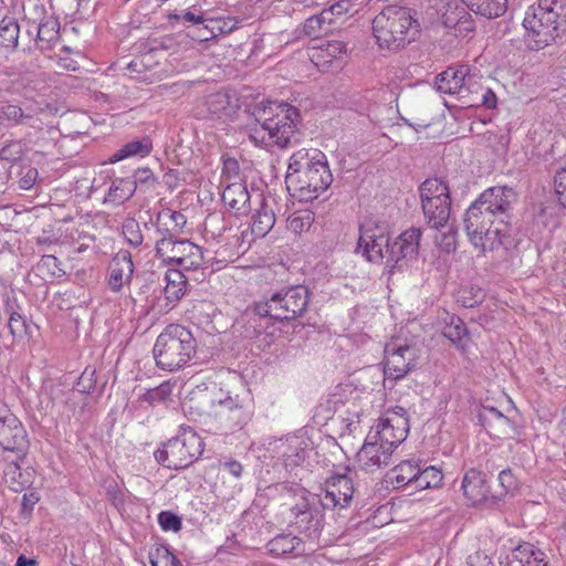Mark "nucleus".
<instances>
[{
  "instance_id": "nucleus-56",
  "label": "nucleus",
  "mask_w": 566,
  "mask_h": 566,
  "mask_svg": "<svg viewBox=\"0 0 566 566\" xmlns=\"http://www.w3.org/2000/svg\"><path fill=\"white\" fill-rule=\"evenodd\" d=\"M158 523L164 531L178 532L182 527L181 518L170 511L160 512Z\"/></svg>"
},
{
  "instance_id": "nucleus-2",
  "label": "nucleus",
  "mask_w": 566,
  "mask_h": 566,
  "mask_svg": "<svg viewBox=\"0 0 566 566\" xmlns=\"http://www.w3.org/2000/svg\"><path fill=\"white\" fill-rule=\"evenodd\" d=\"M254 116L259 125L250 128L249 137L255 145L286 148L300 142L301 114L296 107L287 103H261Z\"/></svg>"
},
{
  "instance_id": "nucleus-53",
  "label": "nucleus",
  "mask_w": 566,
  "mask_h": 566,
  "mask_svg": "<svg viewBox=\"0 0 566 566\" xmlns=\"http://www.w3.org/2000/svg\"><path fill=\"white\" fill-rule=\"evenodd\" d=\"M327 21L321 18V12L318 14L312 15L305 20L303 24V32L307 36L317 38L322 32L328 31Z\"/></svg>"
},
{
  "instance_id": "nucleus-26",
  "label": "nucleus",
  "mask_w": 566,
  "mask_h": 566,
  "mask_svg": "<svg viewBox=\"0 0 566 566\" xmlns=\"http://www.w3.org/2000/svg\"><path fill=\"white\" fill-rule=\"evenodd\" d=\"M346 52L347 44L345 42L335 40L327 41L325 44L313 50L311 60L316 66L327 69L335 59L342 57Z\"/></svg>"
},
{
  "instance_id": "nucleus-63",
  "label": "nucleus",
  "mask_w": 566,
  "mask_h": 566,
  "mask_svg": "<svg viewBox=\"0 0 566 566\" xmlns=\"http://www.w3.org/2000/svg\"><path fill=\"white\" fill-rule=\"evenodd\" d=\"M40 497L34 492L24 493L22 496L21 512L24 515H31L34 505L39 502Z\"/></svg>"
},
{
  "instance_id": "nucleus-32",
  "label": "nucleus",
  "mask_w": 566,
  "mask_h": 566,
  "mask_svg": "<svg viewBox=\"0 0 566 566\" xmlns=\"http://www.w3.org/2000/svg\"><path fill=\"white\" fill-rule=\"evenodd\" d=\"M35 30L36 42L40 43L41 50H46L59 39L60 22L54 17L48 15L40 21Z\"/></svg>"
},
{
  "instance_id": "nucleus-48",
  "label": "nucleus",
  "mask_w": 566,
  "mask_h": 566,
  "mask_svg": "<svg viewBox=\"0 0 566 566\" xmlns=\"http://www.w3.org/2000/svg\"><path fill=\"white\" fill-rule=\"evenodd\" d=\"M303 442L295 441V444H290L289 449L283 453V460L286 468H294L301 465L306 458V449L302 446Z\"/></svg>"
},
{
  "instance_id": "nucleus-55",
  "label": "nucleus",
  "mask_w": 566,
  "mask_h": 566,
  "mask_svg": "<svg viewBox=\"0 0 566 566\" xmlns=\"http://www.w3.org/2000/svg\"><path fill=\"white\" fill-rule=\"evenodd\" d=\"M24 459H17L15 454H8L4 457V461L7 462V465L4 468V478L7 482H10L11 484L18 482V479L21 476V467L20 463Z\"/></svg>"
},
{
  "instance_id": "nucleus-18",
  "label": "nucleus",
  "mask_w": 566,
  "mask_h": 566,
  "mask_svg": "<svg viewBox=\"0 0 566 566\" xmlns=\"http://www.w3.org/2000/svg\"><path fill=\"white\" fill-rule=\"evenodd\" d=\"M392 451L369 434L357 453V461L363 469L373 471L390 464Z\"/></svg>"
},
{
  "instance_id": "nucleus-5",
  "label": "nucleus",
  "mask_w": 566,
  "mask_h": 566,
  "mask_svg": "<svg viewBox=\"0 0 566 566\" xmlns=\"http://www.w3.org/2000/svg\"><path fill=\"white\" fill-rule=\"evenodd\" d=\"M556 4V0H538L527 8L522 24L530 50L544 49L558 36L559 13L555 10Z\"/></svg>"
},
{
  "instance_id": "nucleus-38",
  "label": "nucleus",
  "mask_w": 566,
  "mask_h": 566,
  "mask_svg": "<svg viewBox=\"0 0 566 566\" xmlns=\"http://www.w3.org/2000/svg\"><path fill=\"white\" fill-rule=\"evenodd\" d=\"M171 395L172 385L169 381H165L155 388L146 390L138 397V401L149 406L166 405L171 400Z\"/></svg>"
},
{
  "instance_id": "nucleus-10",
  "label": "nucleus",
  "mask_w": 566,
  "mask_h": 566,
  "mask_svg": "<svg viewBox=\"0 0 566 566\" xmlns=\"http://www.w3.org/2000/svg\"><path fill=\"white\" fill-rule=\"evenodd\" d=\"M156 255L179 266L178 270L195 271L203 262L202 249L189 240L177 237H160L156 242Z\"/></svg>"
},
{
  "instance_id": "nucleus-11",
  "label": "nucleus",
  "mask_w": 566,
  "mask_h": 566,
  "mask_svg": "<svg viewBox=\"0 0 566 566\" xmlns=\"http://www.w3.org/2000/svg\"><path fill=\"white\" fill-rule=\"evenodd\" d=\"M409 431V419L406 416V410L397 406L391 411L380 418L375 433H369L370 437L384 443L387 450H394L407 438Z\"/></svg>"
},
{
  "instance_id": "nucleus-12",
  "label": "nucleus",
  "mask_w": 566,
  "mask_h": 566,
  "mask_svg": "<svg viewBox=\"0 0 566 566\" xmlns=\"http://www.w3.org/2000/svg\"><path fill=\"white\" fill-rule=\"evenodd\" d=\"M0 447L17 459H25L30 442L22 422L11 412L0 417Z\"/></svg>"
},
{
  "instance_id": "nucleus-37",
  "label": "nucleus",
  "mask_w": 566,
  "mask_h": 566,
  "mask_svg": "<svg viewBox=\"0 0 566 566\" xmlns=\"http://www.w3.org/2000/svg\"><path fill=\"white\" fill-rule=\"evenodd\" d=\"M20 25L12 17H4L0 21V48L14 50L19 43Z\"/></svg>"
},
{
  "instance_id": "nucleus-62",
  "label": "nucleus",
  "mask_w": 566,
  "mask_h": 566,
  "mask_svg": "<svg viewBox=\"0 0 566 566\" xmlns=\"http://www.w3.org/2000/svg\"><path fill=\"white\" fill-rule=\"evenodd\" d=\"M430 1V8L436 11L437 18L442 15V13L446 14V12L450 11L451 9L457 10L458 0H429Z\"/></svg>"
},
{
  "instance_id": "nucleus-23",
  "label": "nucleus",
  "mask_w": 566,
  "mask_h": 566,
  "mask_svg": "<svg viewBox=\"0 0 566 566\" xmlns=\"http://www.w3.org/2000/svg\"><path fill=\"white\" fill-rule=\"evenodd\" d=\"M469 67L461 65L459 67H448L436 77V87L444 94H459L465 86Z\"/></svg>"
},
{
  "instance_id": "nucleus-25",
  "label": "nucleus",
  "mask_w": 566,
  "mask_h": 566,
  "mask_svg": "<svg viewBox=\"0 0 566 566\" xmlns=\"http://www.w3.org/2000/svg\"><path fill=\"white\" fill-rule=\"evenodd\" d=\"M269 552L276 557L301 556L305 553V546L301 538L291 534H280L268 543Z\"/></svg>"
},
{
  "instance_id": "nucleus-16",
  "label": "nucleus",
  "mask_w": 566,
  "mask_h": 566,
  "mask_svg": "<svg viewBox=\"0 0 566 566\" xmlns=\"http://www.w3.org/2000/svg\"><path fill=\"white\" fill-rule=\"evenodd\" d=\"M476 200L497 218L499 223H509L510 210L516 200V192L507 186H494L485 189Z\"/></svg>"
},
{
  "instance_id": "nucleus-3",
  "label": "nucleus",
  "mask_w": 566,
  "mask_h": 566,
  "mask_svg": "<svg viewBox=\"0 0 566 566\" xmlns=\"http://www.w3.org/2000/svg\"><path fill=\"white\" fill-rule=\"evenodd\" d=\"M373 35L380 49L400 51L415 42L420 24L415 12L406 7L388 6L371 22Z\"/></svg>"
},
{
  "instance_id": "nucleus-42",
  "label": "nucleus",
  "mask_w": 566,
  "mask_h": 566,
  "mask_svg": "<svg viewBox=\"0 0 566 566\" xmlns=\"http://www.w3.org/2000/svg\"><path fill=\"white\" fill-rule=\"evenodd\" d=\"M61 262L51 254L43 255L35 265V271L44 281H52L64 275Z\"/></svg>"
},
{
  "instance_id": "nucleus-13",
  "label": "nucleus",
  "mask_w": 566,
  "mask_h": 566,
  "mask_svg": "<svg viewBox=\"0 0 566 566\" xmlns=\"http://www.w3.org/2000/svg\"><path fill=\"white\" fill-rule=\"evenodd\" d=\"M317 504L319 503L318 501L316 502L315 496L312 500L302 497L291 509L295 527L312 541L318 538L324 524L323 507H319Z\"/></svg>"
},
{
  "instance_id": "nucleus-51",
  "label": "nucleus",
  "mask_w": 566,
  "mask_h": 566,
  "mask_svg": "<svg viewBox=\"0 0 566 566\" xmlns=\"http://www.w3.org/2000/svg\"><path fill=\"white\" fill-rule=\"evenodd\" d=\"M123 235L127 243L133 247H139L143 243V234L140 231L139 223L133 219H126L123 223Z\"/></svg>"
},
{
  "instance_id": "nucleus-60",
  "label": "nucleus",
  "mask_w": 566,
  "mask_h": 566,
  "mask_svg": "<svg viewBox=\"0 0 566 566\" xmlns=\"http://www.w3.org/2000/svg\"><path fill=\"white\" fill-rule=\"evenodd\" d=\"M8 328L14 337H22L27 333L25 318L18 313H12L9 317Z\"/></svg>"
},
{
  "instance_id": "nucleus-8",
  "label": "nucleus",
  "mask_w": 566,
  "mask_h": 566,
  "mask_svg": "<svg viewBox=\"0 0 566 566\" xmlns=\"http://www.w3.org/2000/svg\"><path fill=\"white\" fill-rule=\"evenodd\" d=\"M314 154L318 157L316 168L302 171V175L285 177L287 190L300 201L308 202L316 199L333 181L326 156L317 149H314Z\"/></svg>"
},
{
  "instance_id": "nucleus-15",
  "label": "nucleus",
  "mask_w": 566,
  "mask_h": 566,
  "mask_svg": "<svg viewBox=\"0 0 566 566\" xmlns=\"http://www.w3.org/2000/svg\"><path fill=\"white\" fill-rule=\"evenodd\" d=\"M356 492L353 478L349 474H333L324 483V493L319 495L318 503L323 509L347 507Z\"/></svg>"
},
{
  "instance_id": "nucleus-1",
  "label": "nucleus",
  "mask_w": 566,
  "mask_h": 566,
  "mask_svg": "<svg viewBox=\"0 0 566 566\" xmlns=\"http://www.w3.org/2000/svg\"><path fill=\"white\" fill-rule=\"evenodd\" d=\"M421 235V229L412 227L390 244L387 226L367 220L359 227L356 251L361 252L369 262L380 263L386 259L387 265L402 268V262L417 260Z\"/></svg>"
},
{
  "instance_id": "nucleus-14",
  "label": "nucleus",
  "mask_w": 566,
  "mask_h": 566,
  "mask_svg": "<svg viewBox=\"0 0 566 566\" xmlns=\"http://www.w3.org/2000/svg\"><path fill=\"white\" fill-rule=\"evenodd\" d=\"M417 348L408 344L391 342L385 346L384 374L387 378H403L416 366Z\"/></svg>"
},
{
  "instance_id": "nucleus-52",
  "label": "nucleus",
  "mask_w": 566,
  "mask_h": 566,
  "mask_svg": "<svg viewBox=\"0 0 566 566\" xmlns=\"http://www.w3.org/2000/svg\"><path fill=\"white\" fill-rule=\"evenodd\" d=\"M95 369L85 368L74 387V390L86 396L92 394L96 388Z\"/></svg>"
},
{
  "instance_id": "nucleus-50",
  "label": "nucleus",
  "mask_w": 566,
  "mask_h": 566,
  "mask_svg": "<svg viewBox=\"0 0 566 566\" xmlns=\"http://www.w3.org/2000/svg\"><path fill=\"white\" fill-rule=\"evenodd\" d=\"M352 4L348 0H340L329 8H326L321 11V18L327 21V25L336 22L337 19H340L344 14H346Z\"/></svg>"
},
{
  "instance_id": "nucleus-59",
  "label": "nucleus",
  "mask_w": 566,
  "mask_h": 566,
  "mask_svg": "<svg viewBox=\"0 0 566 566\" xmlns=\"http://www.w3.org/2000/svg\"><path fill=\"white\" fill-rule=\"evenodd\" d=\"M554 181L557 198L566 208V166L556 171Z\"/></svg>"
},
{
  "instance_id": "nucleus-40",
  "label": "nucleus",
  "mask_w": 566,
  "mask_h": 566,
  "mask_svg": "<svg viewBox=\"0 0 566 566\" xmlns=\"http://www.w3.org/2000/svg\"><path fill=\"white\" fill-rule=\"evenodd\" d=\"M543 552L536 549L530 543H523L515 547L511 555L507 556V566H524L528 565L532 558L541 557Z\"/></svg>"
},
{
  "instance_id": "nucleus-58",
  "label": "nucleus",
  "mask_w": 566,
  "mask_h": 566,
  "mask_svg": "<svg viewBox=\"0 0 566 566\" xmlns=\"http://www.w3.org/2000/svg\"><path fill=\"white\" fill-rule=\"evenodd\" d=\"M65 405L73 411L74 416H81L84 412L85 407L87 406V397L83 396L82 394L73 389L69 394L65 400Z\"/></svg>"
},
{
  "instance_id": "nucleus-24",
  "label": "nucleus",
  "mask_w": 566,
  "mask_h": 566,
  "mask_svg": "<svg viewBox=\"0 0 566 566\" xmlns=\"http://www.w3.org/2000/svg\"><path fill=\"white\" fill-rule=\"evenodd\" d=\"M509 235V223L496 222L493 227H489V229L481 233V240L473 237H469V240L475 248H479L481 251L485 252L493 251L500 245H503Z\"/></svg>"
},
{
  "instance_id": "nucleus-64",
  "label": "nucleus",
  "mask_w": 566,
  "mask_h": 566,
  "mask_svg": "<svg viewBox=\"0 0 566 566\" xmlns=\"http://www.w3.org/2000/svg\"><path fill=\"white\" fill-rule=\"evenodd\" d=\"M439 245L447 252L455 250V232L452 229H450L448 232L443 233L441 235V241L439 242Z\"/></svg>"
},
{
  "instance_id": "nucleus-49",
  "label": "nucleus",
  "mask_w": 566,
  "mask_h": 566,
  "mask_svg": "<svg viewBox=\"0 0 566 566\" xmlns=\"http://www.w3.org/2000/svg\"><path fill=\"white\" fill-rule=\"evenodd\" d=\"M484 293L480 287H465L459 292L458 303L465 308H472L482 303Z\"/></svg>"
},
{
  "instance_id": "nucleus-19",
  "label": "nucleus",
  "mask_w": 566,
  "mask_h": 566,
  "mask_svg": "<svg viewBox=\"0 0 566 566\" xmlns=\"http://www.w3.org/2000/svg\"><path fill=\"white\" fill-rule=\"evenodd\" d=\"M463 222L468 237L481 240V233L489 227H493L497 222V218L475 199L467 209Z\"/></svg>"
},
{
  "instance_id": "nucleus-47",
  "label": "nucleus",
  "mask_w": 566,
  "mask_h": 566,
  "mask_svg": "<svg viewBox=\"0 0 566 566\" xmlns=\"http://www.w3.org/2000/svg\"><path fill=\"white\" fill-rule=\"evenodd\" d=\"M468 12L463 7L457 6V10L451 9L450 11L442 13L438 19L444 28H459L461 29V23L468 22Z\"/></svg>"
},
{
  "instance_id": "nucleus-34",
  "label": "nucleus",
  "mask_w": 566,
  "mask_h": 566,
  "mask_svg": "<svg viewBox=\"0 0 566 566\" xmlns=\"http://www.w3.org/2000/svg\"><path fill=\"white\" fill-rule=\"evenodd\" d=\"M316 155L313 150L300 149L295 151L289 160L287 172L285 177H292V175H302V171L316 168Z\"/></svg>"
},
{
  "instance_id": "nucleus-9",
  "label": "nucleus",
  "mask_w": 566,
  "mask_h": 566,
  "mask_svg": "<svg viewBox=\"0 0 566 566\" xmlns=\"http://www.w3.org/2000/svg\"><path fill=\"white\" fill-rule=\"evenodd\" d=\"M421 208L427 223L433 229L444 228L450 219V188L439 178H428L419 187Z\"/></svg>"
},
{
  "instance_id": "nucleus-46",
  "label": "nucleus",
  "mask_w": 566,
  "mask_h": 566,
  "mask_svg": "<svg viewBox=\"0 0 566 566\" xmlns=\"http://www.w3.org/2000/svg\"><path fill=\"white\" fill-rule=\"evenodd\" d=\"M206 105L210 114L220 117L223 114H228L230 106L229 96L221 92L210 94L207 97Z\"/></svg>"
},
{
  "instance_id": "nucleus-44",
  "label": "nucleus",
  "mask_w": 566,
  "mask_h": 566,
  "mask_svg": "<svg viewBox=\"0 0 566 566\" xmlns=\"http://www.w3.org/2000/svg\"><path fill=\"white\" fill-rule=\"evenodd\" d=\"M148 559L151 566H174L178 558L164 545H157L149 551Z\"/></svg>"
},
{
  "instance_id": "nucleus-29",
  "label": "nucleus",
  "mask_w": 566,
  "mask_h": 566,
  "mask_svg": "<svg viewBox=\"0 0 566 566\" xmlns=\"http://www.w3.org/2000/svg\"><path fill=\"white\" fill-rule=\"evenodd\" d=\"M186 217L179 211L165 210L157 216V232L164 237H178L186 226Z\"/></svg>"
},
{
  "instance_id": "nucleus-45",
  "label": "nucleus",
  "mask_w": 566,
  "mask_h": 566,
  "mask_svg": "<svg viewBox=\"0 0 566 566\" xmlns=\"http://www.w3.org/2000/svg\"><path fill=\"white\" fill-rule=\"evenodd\" d=\"M25 145L22 140H7L0 149V159L9 163H15L22 158Z\"/></svg>"
},
{
  "instance_id": "nucleus-22",
  "label": "nucleus",
  "mask_w": 566,
  "mask_h": 566,
  "mask_svg": "<svg viewBox=\"0 0 566 566\" xmlns=\"http://www.w3.org/2000/svg\"><path fill=\"white\" fill-rule=\"evenodd\" d=\"M251 197L242 182L228 185L222 192L224 206L237 216H245L251 211Z\"/></svg>"
},
{
  "instance_id": "nucleus-31",
  "label": "nucleus",
  "mask_w": 566,
  "mask_h": 566,
  "mask_svg": "<svg viewBox=\"0 0 566 566\" xmlns=\"http://www.w3.org/2000/svg\"><path fill=\"white\" fill-rule=\"evenodd\" d=\"M153 149V142L148 136L138 140H132L117 149L109 158L108 163L114 164L129 157H146Z\"/></svg>"
},
{
  "instance_id": "nucleus-36",
  "label": "nucleus",
  "mask_w": 566,
  "mask_h": 566,
  "mask_svg": "<svg viewBox=\"0 0 566 566\" xmlns=\"http://www.w3.org/2000/svg\"><path fill=\"white\" fill-rule=\"evenodd\" d=\"M444 337L450 339L459 348H464L465 342L468 340L469 332L464 322L455 315L449 317L442 329Z\"/></svg>"
},
{
  "instance_id": "nucleus-7",
  "label": "nucleus",
  "mask_w": 566,
  "mask_h": 566,
  "mask_svg": "<svg viewBox=\"0 0 566 566\" xmlns=\"http://www.w3.org/2000/svg\"><path fill=\"white\" fill-rule=\"evenodd\" d=\"M201 437L190 427H181L178 434L155 451L158 463L171 469L181 470L197 461L203 452Z\"/></svg>"
},
{
  "instance_id": "nucleus-6",
  "label": "nucleus",
  "mask_w": 566,
  "mask_h": 566,
  "mask_svg": "<svg viewBox=\"0 0 566 566\" xmlns=\"http://www.w3.org/2000/svg\"><path fill=\"white\" fill-rule=\"evenodd\" d=\"M310 291L303 285H294L274 293L265 302L254 306L259 319L291 321L302 316L307 308Z\"/></svg>"
},
{
  "instance_id": "nucleus-61",
  "label": "nucleus",
  "mask_w": 566,
  "mask_h": 566,
  "mask_svg": "<svg viewBox=\"0 0 566 566\" xmlns=\"http://www.w3.org/2000/svg\"><path fill=\"white\" fill-rule=\"evenodd\" d=\"M499 482L503 489V493H509L517 485L516 479L511 469H504L499 474Z\"/></svg>"
},
{
  "instance_id": "nucleus-30",
  "label": "nucleus",
  "mask_w": 566,
  "mask_h": 566,
  "mask_svg": "<svg viewBox=\"0 0 566 566\" xmlns=\"http://www.w3.org/2000/svg\"><path fill=\"white\" fill-rule=\"evenodd\" d=\"M39 112H42L41 107H34L33 105L25 106L22 108L13 104H1L0 105V126L4 120L12 125H21L32 119Z\"/></svg>"
},
{
  "instance_id": "nucleus-39",
  "label": "nucleus",
  "mask_w": 566,
  "mask_h": 566,
  "mask_svg": "<svg viewBox=\"0 0 566 566\" xmlns=\"http://www.w3.org/2000/svg\"><path fill=\"white\" fill-rule=\"evenodd\" d=\"M136 191V181L130 178H119L112 182L108 197L112 201L123 203L130 199Z\"/></svg>"
},
{
  "instance_id": "nucleus-54",
  "label": "nucleus",
  "mask_w": 566,
  "mask_h": 566,
  "mask_svg": "<svg viewBox=\"0 0 566 566\" xmlns=\"http://www.w3.org/2000/svg\"><path fill=\"white\" fill-rule=\"evenodd\" d=\"M227 230L224 218L219 213H211L205 220V231L212 238L221 235Z\"/></svg>"
},
{
  "instance_id": "nucleus-41",
  "label": "nucleus",
  "mask_w": 566,
  "mask_h": 566,
  "mask_svg": "<svg viewBox=\"0 0 566 566\" xmlns=\"http://www.w3.org/2000/svg\"><path fill=\"white\" fill-rule=\"evenodd\" d=\"M442 480L443 474L440 469L436 467H427L421 469V467H419V473L417 474V479H415V489L426 490L439 488L442 483Z\"/></svg>"
},
{
  "instance_id": "nucleus-43",
  "label": "nucleus",
  "mask_w": 566,
  "mask_h": 566,
  "mask_svg": "<svg viewBox=\"0 0 566 566\" xmlns=\"http://www.w3.org/2000/svg\"><path fill=\"white\" fill-rule=\"evenodd\" d=\"M314 222V213L310 210L296 211L287 218V229L295 234L310 230Z\"/></svg>"
},
{
  "instance_id": "nucleus-27",
  "label": "nucleus",
  "mask_w": 566,
  "mask_h": 566,
  "mask_svg": "<svg viewBox=\"0 0 566 566\" xmlns=\"http://www.w3.org/2000/svg\"><path fill=\"white\" fill-rule=\"evenodd\" d=\"M420 464L415 461H401L387 473V479L394 484L395 489L415 488V479L419 473Z\"/></svg>"
},
{
  "instance_id": "nucleus-33",
  "label": "nucleus",
  "mask_w": 566,
  "mask_h": 566,
  "mask_svg": "<svg viewBox=\"0 0 566 566\" xmlns=\"http://www.w3.org/2000/svg\"><path fill=\"white\" fill-rule=\"evenodd\" d=\"M479 417L482 424L496 436L505 433L511 427L509 417L494 407H483Z\"/></svg>"
},
{
  "instance_id": "nucleus-17",
  "label": "nucleus",
  "mask_w": 566,
  "mask_h": 566,
  "mask_svg": "<svg viewBox=\"0 0 566 566\" xmlns=\"http://www.w3.org/2000/svg\"><path fill=\"white\" fill-rule=\"evenodd\" d=\"M166 286L164 289L165 303L160 301L157 304H151L145 308L146 313L155 311L158 307V313H166L171 310L185 295L187 290L188 277L185 275L184 270L170 269L165 274Z\"/></svg>"
},
{
  "instance_id": "nucleus-4",
  "label": "nucleus",
  "mask_w": 566,
  "mask_h": 566,
  "mask_svg": "<svg viewBox=\"0 0 566 566\" xmlns=\"http://www.w3.org/2000/svg\"><path fill=\"white\" fill-rule=\"evenodd\" d=\"M196 348V339L188 328L170 324L157 337L153 353L160 369L174 371L189 363Z\"/></svg>"
},
{
  "instance_id": "nucleus-28",
  "label": "nucleus",
  "mask_w": 566,
  "mask_h": 566,
  "mask_svg": "<svg viewBox=\"0 0 566 566\" xmlns=\"http://www.w3.org/2000/svg\"><path fill=\"white\" fill-rule=\"evenodd\" d=\"M467 8L485 19H496L507 11L509 0H461Z\"/></svg>"
},
{
  "instance_id": "nucleus-57",
  "label": "nucleus",
  "mask_w": 566,
  "mask_h": 566,
  "mask_svg": "<svg viewBox=\"0 0 566 566\" xmlns=\"http://www.w3.org/2000/svg\"><path fill=\"white\" fill-rule=\"evenodd\" d=\"M39 177V171L36 168L31 166L21 167L19 171V187L23 190H30L35 185V181Z\"/></svg>"
},
{
  "instance_id": "nucleus-20",
  "label": "nucleus",
  "mask_w": 566,
  "mask_h": 566,
  "mask_svg": "<svg viewBox=\"0 0 566 566\" xmlns=\"http://www.w3.org/2000/svg\"><path fill=\"white\" fill-rule=\"evenodd\" d=\"M134 273V263L128 251H119L109 263L108 287L118 293L124 285L129 284Z\"/></svg>"
},
{
  "instance_id": "nucleus-35",
  "label": "nucleus",
  "mask_w": 566,
  "mask_h": 566,
  "mask_svg": "<svg viewBox=\"0 0 566 566\" xmlns=\"http://www.w3.org/2000/svg\"><path fill=\"white\" fill-rule=\"evenodd\" d=\"M252 233L255 237L263 238L275 224V216L272 209L262 200L260 209L252 217Z\"/></svg>"
},
{
  "instance_id": "nucleus-21",
  "label": "nucleus",
  "mask_w": 566,
  "mask_h": 566,
  "mask_svg": "<svg viewBox=\"0 0 566 566\" xmlns=\"http://www.w3.org/2000/svg\"><path fill=\"white\" fill-rule=\"evenodd\" d=\"M461 488L468 502L472 505L483 503L490 493L485 475L475 469L465 472Z\"/></svg>"
}]
</instances>
